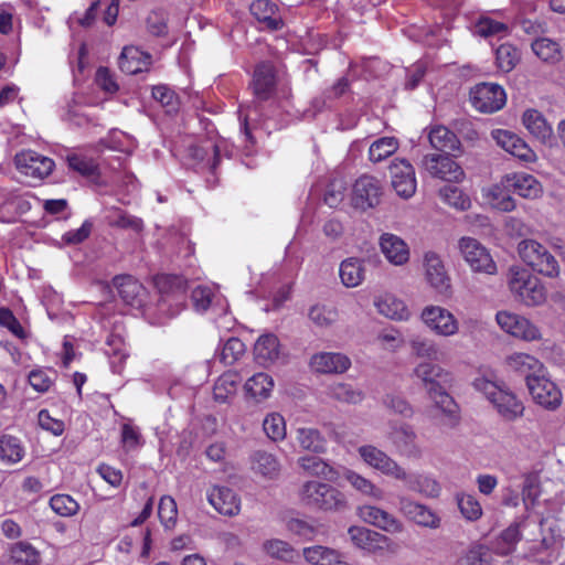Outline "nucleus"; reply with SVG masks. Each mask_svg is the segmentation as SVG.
<instances>
[{"label":"nucleus","instance_id":"nucleus-54","mask_svg":"<svg viewBox=\"0 0 565 565\" xmlns=\"http://www.w3.org/2000/svg\"><path fill=\"white\" fill-rule=\"evenodd\" d=\"M519 51L512 44H501L495 51V61L498 67L508 73L514 68L519 61Z\"/></svg>","mask_w":565,"mask_h":565},{"label":"nucleus","instance_id":"nucleus-21","mask_svg":"<svg viewBox=\"0 0 565 565\" xmlns=\"http://www.w3.org/2000/svg\"><path fill=\"white\" fill-rule=\"evenodd\" d=\"M397 451L409 459H419L423 450L417 443V435L409 425H402L394 429L390 436Z\"/></svg>","mask_w":565,"mask_h":565},{"label":"nucleus","instance_id":"nucleus-1","mask_svg":"<svg viewBox=\"0 0 565 565\" xmlns=\"http://www.w3.org/2000/svg\"><path fill=\"white\" fill-rule=\"evenodd\" d=\"M411 375L426 391L437 407L445 413L452 412L455 402L445 387L449 381V373L444 367L429 361H423L415 365Z\"/></svg>","mask_w":565,"mask_h":565},{"label":"nucleus","instance_id":"nucleus-7","mask_svg":"<svg viewBox=\"0 0 565 565\" xmlns=\"http://www.w3.org/2000/svg\"><path fill=\"white\" fill-rule=\"evenodd\" d=\"M458 248L462 258L473 271L488 275L495 274L497 265L489 250L479 241L472 237H462L458 243Z\"/></svg>","mask_w":565,"mask_h":565},{"label":"nucleus","instance_id":"nucleus-53","mask_svg":"<svg viewBox=\"0 0 565 565\" xmlns=\"http://www.w3.org/2000/svg\"><path fill=\"white\" fill-rule=\"evenodd\" d=\"M263 428L273 441L284 440L286 437V423L280 414L273 413L265 417Z\"/></svg>","mask_w":565,"mask_h":565},{"label":"nucleus","instance_id":"nucleus-40","mask_svg":"<svg viewBox=\"0 0 565 565\" xmlns=\"http://www.w3.org/2000/svg\"><path fill=\"white\" fill-rule=\"evenodd\" d=\"M411 353L417 359H427L429 362L439 359V348L437 343L428 338L416 335L409 340Z\"/></svg>","mask_w":565,"mask_h":565},{"label":"nucleus","instance_id":"nucleus-11","mask_svg":"<svg viewBox=\"0 0 565 565\" xmlns=\"http://www.w3.org/2000/svg\"><path fill=\"white\" fill-rule=\"evenodd\" d=\"M529 392L533 401L547 411H555L562 404V393L557 385L545 377H529Z\"/></svg>","mask_w":565,"mask_h":565},{"label":"nucleus","instance_id":"nucleus-51","mask_svg":"<svg viewBox=\"0 0 565 565\" xmlns=\"http://www.w3.org/2000/svg\"><path fill=\"white\" fill-rule=\"evenodd\" d=\"M532 50L544 62H556L561 58L559 45L551 39H536L532 43Z\"/></svg>","mask_w":565,"mask_h":565},{"label":"nucleus","instance_id":"nucleus-13","mask_svg":"<svg viewBox=\"0 0 565 565\" xmlns=\"http://www.w3.org/2000/svg\"><path fill=\"white\" fill-rule=\"evenodd\" d=\"M424 323L436 334L451 337L459 330L455 316L439 306H428L422 312Z\"/></svg>","mask_w":565,"mask_h":565},{"label":"nucleus","instance_id":"nucleus-50","mask_svg":"<svg viewBox=\"0 0 565 565\" xmlns=\"http://www.w3.org/2000/svg\"><path fill=\"white\" fill-rule=\"evenodd\" d=\"M10 558L15 564L35 565L39 561V553L28 542H18L10 547Z\"/></svg>","mask_w":565,"mask_h":565},{"label":"nucleus","instance_id":"nucleus-2","mask_svg":"<svg viewBox=\"0 0 565 565\" xmlns=\"http://www.w3.org/2000/svg\"><path fill=\"white\" fill-rule=\"evenodd\" d=\"M298 499L303 507L322 512H343L349 505L342 491L317 480L303 482L298 489Z\"/></svg>","mask_w":565,"mask_h":565},{"label":"nucleus","instance_id":"nucleus-52","mask_svg":"<svg viewBox=\"0 0 565 565\" xmlns=\"http://www.w3.org/2000/svg\"><path fill=\"white\" fill-rule=\"evenodd\" d=\"M439 195L445 203L460 211H466L471 205L469 196L455 185H445L440 189Z\"/></svg>","mask_w":565,"mask_h":565},{"label":"nucleus","instance_id":"nucleus-59","mask_svg":"<svg viewBox=\"0 0 565 565\" xmlns=\"http://www.w3.org/2000/svg\"><path fill=\"white\" fill-rule=\"evenodd\" d=\"M347 189V182L343 179L331 180L324 192V203L330 207H337L343 201Z\"/></svg>","mask_w":565,"mask_h":565},{"label":"nucleus","instance_id":"nucleus-25","mask_svg":"<svg viewBox=\"0 0 565 565\" xmlns=\"http://www.w3.org/2000/svg\"><path fill=\"white\" fill-rule=\"evenodd\" d=\"M254 95L259 100H267L271 97L276 88L275 68L269 63H260L254 71L252 82Z\"/></svg>","mask_w":565,"mask_h":565},{"label":"nucleus","instance_id":"nucleus-61","mask_svg":"<svg viewBox=\"0 0 565 565\" xmlns=\"http://www.w3.org/2000/svg\"><path fill=\"white\" fill-rule=\"evenodd\" d=\"M156 285L162 295L172 292L177 298H183V281L180 277L162 275L157 277Z\"/></svg>","mask_w":565,"mask_h":565},{"label":"nucleus","instance_id":"nucleus-45","mask_svg":"<svg viewBox=\"0 0 565 565\" xmlns=\"http://www.w3.org/2000/svg\"><path fill=\"white\" fill-rule=\"evenodd\" d=\"M239 383V376L235 372H226L222 374L215 382L213 388L214 399L221 403L227 401L231 395H234Z\"/></svg>","mask_w":565,"mask_h":565},{"label":"nucleus","instance_id":"nucleus-37","mask_svg":"<svg viewBox=\"0 0 565 565\" xmlns=\"http://www.w3.org/2000/svg\"><path fill=\"white\" fill-rule=\"evenodd\" d=\"M298 465L308 473L334 481L338 472L328 462L316 456H305L298 459Z\"/></svg>","mask_w":565,"mask_h":565},{"label":"nucleus","instance_id":"nucleus-49","mask_svg":"<svg viewBox=\"0 0 565 565\" xmlns=\"http://www.w3.org/2000/svg\"><path fill=\"white\" fill-rule=\"evenodd\" d=\"M329 395L339 402L348 404H358L363 401L364 394L348 383H335L329 387Z\"/></svg>","mask_w":565,"mask_h":565},{"label":"nucleus","instance_id":"nucleus-18","mask_svg":"<svg viewBox=\"0 0 565 565\" xmlns=\"http://www.w3.org/2000/svg\"><path fill=\"white\" fill-rule=\"evenodd\" d=\"M399 511L411 521L419 526L438 529L440 526V518L427 505L415 502L406 497L398 500Z\"/></svg>","mask_w":565,"mask_h":565},{"label":"nucleus","instance_id":"nucleus-16","mask_svg":"<svg viewBox=\"0 0 565 565\" xmlns=\"http://www.w3.org/2000/svg\"><path fill=\"white\" fill-rule=\"evenodd\" d=\"M425 277L438 294L445 295L450 289V278L439 255L428 252L424 256Z\"/></svg>","mask_w":565,"mask_h":565},{"label":"nucleus","instance_id":"nucleus-47","mask_svg":"<svg viewBox=\"0 0 565 565\" xmlns=\"http://www.w3.org/2000/svg\"><path fill=\"white\" fill-rule=\"evenodd\" d=\"M308 317L318 328H330L338 321L339 312L334 307L315 305L309 309Z\"/></svg>","mask_w":565,"mask_h":565},{"label":"nucleus","instance_id":"nucleus-27","mask_svg":"<svg viewBox=\"0 0 565 565\" xmlns=\"http://www.w3.org/2000/svg\"><path fill=\"white\" fill-rule=\"evenodd\" d=\"M428 140L437 153L460 154L461 142L454 131L445 126H435L428 134Z\"/></svg>","mask_w":565,"mask_h":565},{"label":"nucleus","instance_id":"nucleus-5","mask_svg":"<svg viewBox=\"0 0 565 565\" xmlns=\"http://www.w3.org/2000/svg\"><path fill=\"white\" fill-rule=\"evenodd\" d=\"M509 287L526 306H537L545 300V289L540 280L524 269H510Z\"/></svg>","mask_w":565,"mask_h":565},{"label":"nucleus","instance_id":"nucleus-64","mask_svg":"<svg viewBox=\"0 0 565 565\" xmlns=\"http://www.w3.org/2000/svg\"><path fill=\"white\" fill-rule=\"evenodd\" d=\"M38 420L41 428L52 433L55 436L63 434L65 425L61 419L51 417L47 409H41L38 414Z\"/></svg>","mask_w":565,"mask_h":565},{"label":"nucleus","instance_id":"nucleus-39","mask_svg":"<svg viewBox=\"0 0 565 565\" xmlns=\"http://www.w3.org/2000/svg\"><path fill=\"white\" fill-rule=\"evenodd\" d=\"M399 147L398 139L395 137H381L374 140L369 148V159L374 162H381L394 154Z\"/></svg>","mask_w":565,"mask_h":565},{"label":"nucleus","instance_id":"nucleus-44","mask_svg":"<svg viewBox=\"0 0 565 565\" xmlns=\"http://www.w3.org/2000/svg\"><path fill=\"white\" fill-rule=\"evenodd\" d=\"M344 479L359 492L375 500L383 498V490L376 487L371 480L353 470H345Z\"/></svg>","mask_w":565,"mask_h":565},{"label":"nucleus","instance_id":"nucleus-17","mask_svg":"<svg viewBox=\"0 0 565 565\" xmlns=\"http://www.w3.org/2000/svg\"><path fill=\"white\" fill-rule=\"evenodd\" d=\"M492 138L497 145L512 156L525 162H533L536 158L535 152L518 135L509 130L497 129L492 131Z\"/></svg>","mask_w":565,"mask_h":565},{"label":"nucleus","instance_id":"nucleus-20","mask_svg":"<svg viewBox=\"0 0 565 565\" xmlns=\"http://www.w3.org/2000/svg\"><path fill=\"white\" fill-rule=\"evenodd\" d=\"M503 184L504 188L512 190L524 199H537L543 192L542 185L536 178L527 173L507 174Z\"/></svg>","mask_w":565,"mask_h":565},{"label":"nucleus","instance_id":"nucleus-58","mask_svg":"<svg viewBox=\"0 0 565 565\" xmlns=\"http://www.w3.org/2000/svg\"><path fill=\"white\" fill-rule=\"evenodd\" d=\"M52 510L61 516H72L77 513L79 504L68 494H55L50 499Z\"/></svg>","mask_w":565,"mask_h":565},{"label":"nucleus","instance_id":"nucleus-36","mask_svg":"<svg viewBox=\"0 0 565 565\" xmlns=\"http://www.w3.org/2000/svg\"><path fill=\"white\" fill-rule=\"evenodd\" d=\"M398 480L404 481L411 491L418 492L428 498H437L440 493L439 483L427 475H409L406 471V478Z\"/></svg>","mask_w":565,"mask_h":565},{"label":"nucleus","instance_id":"nucleus-43","mask_svg":"<svg viewBox=\"0 0 565 565\" xmlns=\"http://www.w3.org/2000/svg\"><path fill=\"white\" fill-rule=\"evenodd\" d=\"M299 446L303 450L312 452H322L326 448V439L316 428L302 427L297 429L296 437Z\"/></svg>","mask_w":565,"mask_h":565},{"label":"nucleus","instance_id":"nucleus-23","mask_svg":"<svg viewBox=\"0 0 565 565\" xmlns=\"http://www.w3.org/2000/svg\"><path fill=\"white\" fill-rule=\"evenodd\" d=\"M348 533L356 547L369 553L384 550L388 542L385 535L363 526H351Z\"/></svg>","mask_w":565,"mask_h":565},{"label":"nucleus","instance_id":"nucleus-42","mask_svg":"<svg viewBox=\"0 0 565 565\" xmlns=\"http://www.w3.org/2000/svg\"><path fill=\"white\" fill-rule=\"evenodd\" d=\"M273 387L274 381L266 373H257L248 379L245 383V390L247 394L257 401L267 398Z\"/></svg>","mask_w":565,"mask_h":565},{"label":"nucleus","instance_id":"nucleus-28","mask_svg":"<svg viewBox=\"0 0 565 565\" xmlns=\"http://www.w3.org/2000/svg\"><path fill=\"white\" fill-rule=\"evenodd\" d=\"M523 124L529 132L544 145H552L554 134L552 126L545 117L536 109H527L522 117Z\"/></svg>","mask_w":565,"mask_h":565},{"label":"nucleus","instance_id":"nucleus-4","mask_svg":"<svg viewBox=\"0 0 565 565\" xmlns=\"http://www.w3.org/2000/svg\"><path fill=\"white\" fill-rule=\"evenodd\" d=\"M518 250L522 260L539 274L551 278L559 275L558 262L541 243L524 239L519 243Z\"/></svg>","mask_w":565,"mask_h":565},{"label":"nucleus","instance_id":"nucleus-33","mask_svg":"<svg viewBox=\"0 0 565 565\" xmlns=\"http://www.w3.org/2000/svg\"><path fill=\"white\" fill-rule=\"evenodd\" d=\"M252 469L264 478L275 479L280 473V463L275 455L257 450L250 458Z\"/></svg>","mask_w":565,"mask_h":565},{"label":"nucleus","instance_id":"nucleus-22","mask_svg":"<svg viewBox=\"0 0 565 565\" xmlns=\"http://www.w3.org/2000/svg\"><path fill=\"white\" fill-rule=\"evenodd\" d=\"M207 500L223 515L233 516L241 511V499L227 487H213L207 493Z\"/></svg>","mask_w":565,"mask_h":565},{"label":"nucleus","instance_id":"nucleus-35","mask_svg":"<svg viewBox=\"0 0 565 565\" xmlns=\"http://www.w3.org/2000/svg\"><path fill=\"white\" fill-rule=\"evenodd\" d=\"M254 354L258 363L266 365L279 356V341L275 334L260 335L254 345Z\"/></svg>","mask_w":565,"mask_h":565},{"label":"nucleus","instance_id":"nucleus-63","mask_svg":"<svg viewBox=\"0 0 565 565\" xmlns=\"http://www.w3.org/2000/svg\"><path fill=\"white\" fill-rule=\"evenodd\" d=\"M213 298V290L206 286H198L191 294L193 307L198 312H205L212 305Z\"/></svg>","mask_w":565,"mask_h":565},{"label":"nucleus","instance_id":"nucleus-6","mask_svg":"<svg viewBox=\"0 0 565 565\" xmlns=\"http://www.w3.org/2000/svg\"><path fill=\"white\" fill-rule=\"evenodd\" d=\"M457 153H427L420 161V167L435 179L447 182H460L465 178L462 168L454 160Z\"/></svg>","mask_w":565,"mask_h":565},{"label":"nucleus","instance_id":"nucleus-56","mask_svg":"<svg viewBox=\"0 0 565 565\" xmlns=\"http://www.w3.org/2000/svg\"><path fill=\"white\" fill-rule=\"evenodd\" d=\"M245 350L244 342L232 337L223 344L220 359L224 364L232 365L244 355Z\"/></svg>","mask_w":565,"mask_h":565},{"label":"nucleus","instance_id":"nucleus-57","mask_svg":"<svg viewBox=\"0 0 565 565\" xmlns=\"http://www.w3.org/2000/svg\"><path fill=\"white\" fill-rule=\"evenodd\" d=\"M152 97L171 114L178 110L179 98L177 94L167 85H157L152 87Z\"/></svg>","mask_w":565,"mask_h":565},{"label":"nucleus","instance_id":"nucleus-48","mask_svg":"<svg viewBox=\"0 0 565 565\" xmlns=\"http://www.w3.org/2000/svg\"><path fill=\"white\" fill-rule=\"evenodd\" d=\"M67 166L71 170L86 178H96L98 175V164L94 159L79 154L71 153L66 157Z\"/></svg>","mask_w":565,"mask_h":565},{"label":"nucleus","instance_id":"nucleus-46","mask_svg":"<svg viewBox=\"0 0 565 565\" xmlns=\"http://www.w3.org/2000/svg\"><path fill=\"white\" fill-rule=\"evenodd\" d=\"M265 552L274 558L284 562H296L299 558L297 551L287 542L273 539L264 543Z\"/></svg>","mask_w":565,"mask_h":565},{"label":"nucleus","instance_id":"nucleus-60","mask_svg":"<svg viewBox=\"0 0 565 565\" xmlns=\"http://www.w3.org/2000/svg\"><path fill=\"white\" fill-rule=\"evenodd\" d=\"M178 509L174 499L170 495H163L160 499L158 507V515L161 523L166 527H171L174 525L177 520Z\"/></svg>","mask_w":565,"mask_h":565},{"label":"nucleus","instance_id":"nucleus-30","mask_svg":"<svg viewBox=\"0 0 565 565\" xmlns=\"http://www.w3.org/2000/svg\"><path fill=\"white\" fill-rule=\"evenodd\" d=\"M302 555L311 565H348L344 555L329 546L313 545L305 547Z\"/></svg>","mask_w":565,"mask_h":565},{"label":"nucleus","instance_id":"nucleus-12","mask_svg":"<svg viewBox=\"0 0 565 565\" xmlns=\"http://www.w3.org/2000/svg\"><path fill=\"white\" fill-rule=\"evenodd\" d=\"M391 183L396 193L408 199L416 191V178L414 167L405 159H395L390 167Z\"/></svg>","mask_w":565,"mask_h":565},{"label":"nucleus","instance_id":"nucleus-41","mask_svg":"<svg viewBox=\"0 0 565 565\" xmlns=\"http://www.w3.org/2000/svg\"><path fill=\"white\" fill-rule=\"evenodd\" d=\"M24 456V447L21 441L11 435L0 437V460L4 463H17Z\"/></svg>","mask_w":565,"mask_h":565},{"label":"nucleus","instance_id":"nucleus-62","mask_svg":"<svg viewBox=\"0 0 565 565\" xmlns=\"http://www.w3.org/2000/svg\"><path fill=\"white\" fill-rule=\"evenodd\" d=\"M508 26L502 23L494 21L488 17L480 18L475 26V32L483 38H489L498 34L505 33Z\"/></svg>","mask_w":565,"mask_h":565},{"label":"nucleus","instance_id":"nucleus-8","mask_svg":"<svg viewBox=\"0 0 565 565\" xmlns=\"http://www.w3.org/2000/svg\"><path fill=\"white\" fill-rule=\"evenodd\" d=\"M470 100L480 113L492 114L505 105L507 94L498 84L480 83L471 88Z\"/></svg>","mask_w":565,"mask_h":565},{"label":"nucleus","instance_id":"nucleus-34","mask_svg":"<svg viewBox=\"0 0 565 565\" xmlns=\"http://www.w3.org/2000/svg\"><path fill=\"white\" fill-rule=\"evenodd\" d=\"M113 284L127 305L135 306L139 303L143 287L137 279L130 275H118L114 277Z\"/></svg>","mask_w":565,"mask_h":565},{"label":"nucleus","instance_id":"nucleus-31","mask_svg":"<svg viewBox=\"0 0 565 565\" xmlns=\"http://www.w3.org/2000/svg\"><path fill=\"white\" fill-rule=\"evenodd\" d=\"M341 282L347 288L360 286L365 278L364 260L356 257H349L341 262L339 267Z\"/></svg>","mask_w":565,"mask_h":565},{"label":"nucleus","instance_id":"nucleus-29","mask_svg":"<svg viewBox=\"0 0 565 565\" xmlns=\"http://www.w3.org/2000/svg\"><path fill=\"white\" fill-rule=\"evenodd\" d=\"M359 515L363 521L386 532H401L402 524L388 512L373 505H363L359 508Z\"/></svg>","mask_w":565,"mask_h":565},{"label":"nucleus","instance_id":"nucleus-19","mask_svg":"<svg viewBox=\"0 0 565 565\" xmlns=\"http://www.w3.org/2000/svg\"><path fill=\"white\" fill-rule=\"evenodd\" d=\"M310 367L321 374H341L349 370L351 360L339 352H319L311 356Z\"/></svg>","mask_w":565,"mask_h":565},{"label":"nucleus","instance_id":"nucleus-26","mask_svg":"<svg viewBox=\"0 0 565 565\" xmlns=\"http://www.w3.org/2000/svg\"><path fill=\"white\" fill-rule=\"evenodd\" d=\"M380 247L385 258L395 266H402L409 259V248L407 244L395 234H382L380 237Z\"/></svg>","mask_w":565,"mask_h":565},{"label":"nucleus","instance_id":"nucleus-32","mask_svg":"<svg viewBox=\"0 0 565 565\" xmlns=\"http://www.w3.org/2000/svg\"><path fill=\"white\" fill-rule=\"evenodd\" d=\"M249 10L255 19L270 31L280 30L284 25L281 18L276 14V4L269 0H255Z\"/></svg>","mask_w":565,"mask_h":565},{"label":"nucleus","instance_id":"nucleus-9","mask_svg":"<svg viewBox=\"0 0 565 565\" xmlns=\"http://www.w3.org/2000/svg\"><path fill=\"white\" fill-rule=\"evenodd\" d=\"M358 452L362 460L375 470H379L384 476L393 479H405L406 470L390 457L383 450L373 445H364L358 448Z\"/></svg>","mask_w":565,"mask_h":565},{"label":"nucleus","instance_id":"nucleus-3","mask_svg":"<svg viewBox=\"0 0 565 565\" xmlns=\"http://www.w3.org/2000/svg\"><path fill=\"white\" fill-rule=\"evenodd\" d=\"M473 385L486 395L503 419L513 422L523 416L525 407L511 391L486 379H477Z\"/></svg>","mask_w":565,"mask_h":565},{"label":"nucleus","instance_id":"nucleus-15","mask_svg":"<svg viewBox=\"0 0 565 565\" xmlns=\"http://www.w3.org/2000/svg\"><path fill=\"white\" fill-rule=\"evenodd\" d=\"M497 322L503 331L513 337L532 341L540 337V332L527 319L508 311L497 313Z\"/></svg>","mask_w":565,"mask_h":565},{"label":"nucleus","instance_id":"nucleus-24","mask_svg":"<svg viewBox=\"0 0 565 565\" xmlns=\"http://www.w3.org/2000/svg\"><path fill=\"white\" fill-rule=\"evenodd\" d=\"M505 365L509 371L524 376L526 385H529V377H539L544 373L543 364L535 356L527 353L520 352L507 356Z\"/></svg>","mask_w":565,"mask_h":565},{"label":"nucleus","instance_id":"nucleus-10","mask_svg":"<svg viewBox=\"0 0 565 565\" xmlns=\"http://www.w3.org/2000/svg\"><path fill=\"white\" fill-rule=\"evenodd\" d=\"M15 168L24 175L43 180L49 177L54 167V161L33 150H22L14 156Z\"/></svg>","mask_w":565,"mask_h":565},{"label":"nucleus","instance_id":"nucleus-38","mask_svg":"<svg viewBox=\"0 0 565 565\" xmlns=\"http://www.w3.org/2000/svg\"><path fill=\"white\" fill-rule=\"evenodd\" d=\"M377 311L394 320H405L408 318L409 312L404 301L395 298L394 296L386 295L385 297L375 301Z\"/></svg>","mask_w":565,"mask_h":565},{"label":"nucleus","instance_id":"nucleus-14","mask_svg":"<svg viewBox=\"0 0 565 565\" xmlns=\"http://www.w3.org/2000/svg\"><path fill=\"white\" fill-rule=\"evenodd\" d=\"M381 194L380 181L371 175H362L353 185L352 203L354 207L365 211L380 203Z\"/></svg>","mask_w":565,"mask_h":565},{"label":"nucleus","instance_id":"nucleus-55","mask_svg":"<svg viewBox=\"0 0 565 565\" xmlns=\"http://www.w3.org/2000/svg\"><path fill=\"white\" fill-rule=\"evenodd\" d=\"M457 504L462 516L468 521H477L482 515L479 501L471 494H457Z\"/></svg>","mask_w":565,"mask_h":565}]
</instances>
